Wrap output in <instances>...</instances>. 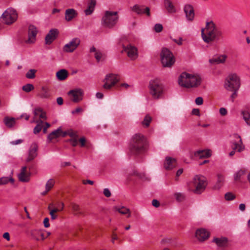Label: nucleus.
<instances>
[{
	"mask_svg": "<svg viewBox=\"0 0 250 250\" xmlns=\"http://www.w3.org/2000/svg\"><path fill=\"white\" fill-rule=\"evenodd\" d=\"M147 141L146 136L140 133H137L131 138L129 145V152L131 155L138 156L146 150Z\"/></svg>",
	"mask_w": 250,
	"mask_h": 250,
	"instance_id": "f257e3e1",
	"label": "nucleus"
},
{
	"mask_svg": "<svg viewBox=\"0 0 250 250\" xmlns=\"http://www.w3.org/2000/svg\"><path fill=\"white\" fill-rule=\"evenodd\" d=\"M240 86V78L236 73H230L226 78L224 88L228 91L231 92L230 98L232 102L237 97Z\"/></svg>",
	"mask_w": 250,
	"mask_h": 250,
	"instance_id": "f03ea898",
	"label": "nucleus"
},
{
	"mask_svg": "<svg viewBox=\"0 0 250 250\" xmlns=\"http://www.w3.org/2000/svg\"><path fill=\"white\" fill-rule=\"evenodd\" d=\"M201 35L203 41L208 43L219 40L222 33L212 21H210L207 23L206 28L202 30Z\"/></svg>",
	"mask_w": 250,
	"mask_h": 250,
	"instance_id": "7ed1b4c3",
	"label": "nucleus"
},
{
	"mask_svg": "<svg viewBox=\"0 0 250 250\" xmlns=\"http://www.w3.org/2000/svg\"><path fill=\"white\" fill-rule=\"evenodd\" d=\"M201 77L197 74L183 72L179 77L178 83L184 87L196 88L201 83Z\"/></svg>",
	"mask_w": 250,
	"mask_h": 250,
	"instance_id": "20e7f679",
	"label": "nucleus"
},
{
	"mask_svg": "<svg viewBox=\"0 0 250 250\" xmlns=\"http://www.w3.org/2000/svg\"><path fill=\"white\" fill-rule=\"evenodd\" d=\"M148 88L149 94L154 100H159L163 97L164 86L159 80L150 81Z\"/></svg>",
	"mask_w": 250,
	"mask_h": 250,
	"instance_id": "39448f33",
	"label": "nucleus"
},
{
	"mask_svg": "<svg viewBox=\"0 0 250 250\" xmlns=\"http://www.w3.org/2000/svg\"><path fill=\"white\" fill-rule=\"evenodd\" d=\"M118 20L117 12L105 11L101 20V24L105 28L112 29L115 26Z\"/></svg>",
	"mask_w": 250,
	"mask_h": 250,
	"instance_id": "423d86ee",
	"label": "nucleus"
},
{
	"mask_svg": "<svg viewBox=\"0 0 250 250\" xmlns=\"http://www.w3.org/2000/svg\"><path fill=\"white\" fill-rule=\"evenodd\" d=\"M18 16V13L15 9L9 8L3 13L0 17V20L3 23L11 25L17 21Z\"/></svg>",
	"mask_w": 250,
	"mask_h": 250,
	"instance_id": "0eeeda50",
	"label": "nucleus"
},
{
	"mask_svg": "<svg viewBox=\"0 0 250 250\" xmlns=\"http://www.w3.org/2000/svg\"><path fill=\"white\" fill-rule=\"evenodd\" d=\"M192 185L193 188L192 190L196 194H200L204 191L207 186L206 178L202 175H196L194 177Z\"/></svg>",
	"mask_w": 250,
	"mask_h": 250,
	"instance_id": "6e6552de",
	"label": "nucleus"
},
{
	"mask_svg": "<svg viewBox=\"0 0 250 250\" xmlns=\"http://www.w3.org/2000/svg\"><path fill=\"white\" fill-rule=\"evenodd\" d=\"M120 80L119 76L116 74L109 73L105 76L103 80V88L105 90H111L112 87H115L118 85Z\"/></svg>",
	"mask_w": 250,
	"mask_h": 250,
	"instance_id": "1a4fd4ad",
	"label": "nucleus"
},
{
	"mask_svg": "<svg viewBox=\"0 0 250 250\" xmlns=\"http://www.w3.org/2000/svg\"><path fill=\"white\" fill-rule=\"evenodd\" d=\"M161 61L164 67H171L175 62L172 53L166 48H163L162 49Z\"/></svg>",
	"mask_w": 250,
	"mask_h": 250,
	"instance_id": "9d476101",
	"label": "nucleus"
},
{
	"mask_svg": "<svg viewBox=\"0 0 250 250\" xmlns=\"http://www.w3.org/2000/svg\"><path fill=\"white\" fill-rule=\"evenodd\" d=\"M81 43V40L78 38H74L68 43L64 45L63 51L67 53L73 52L79 46Z\"/></svg>",
	"mask_w": 250,
	"mask_h": 250,
	"instance_id": "9b49d317",
	"label": "nucleus"
},
{
	"mask_svg": "<svg viewBox=\"0 0 250 250\" xmlns=\"http://www.w3.org/2000/svg\"><path fill=\"white\" fill-rule=\"evenodd\" d=\"M212 242L215 243L221 250H225L229 246V240L226 237H215L213 238Z\"/></svg>",
	"mask_w": 250,
	"mask_h": 250,
	"instance_id": "f8f14e48",
	"label": "nucleus"
},
{
	"mask_svg": "<svg viewBox=\"0 0 250 250\" xmlns=\"http://www.w3.org/2000/svg\"><path fill=\"white\" fill-rule=\"evenodd\" d=\"M123 47L124 51L131 60H134L138 57L137 49L135 46L127 44L126 46L124 45Z\"/></svg>",
	"mask_w": 250,
	"mask_h": 250,
	"instance_id": "ddd939ff",
	"label": "nucleus"
},
{
	"mask_svg": "<svg viewBox=\"0 0 250 250\" xmlns=\"http://www.w3.org/2000/svg\"><path fill=\"white\" fill-rule=\"evenodd\" d=\"M70 99L75 103H78L82 100L83 92L80 89L71 90L68 92Z\"/></svg>",
	"mask_w": 250,
	"mask_h": 250,
	"instance_id": "4468645a",
	"label": "nucleus"
},
{
	"mask_svg": "<svg viewBox=\"0 0 250 250\" xmlns=\"http://www.w3.org/2000/svg\"><path fill=\"white\" fill-rule=\"evenodd\" d=\"M37 32V28L33 25H30L28 29V39L25 40V42L29 44L34 43L36 40Z\"/></svg>",
	"mask_w": 250,
	"mask_h": 250,
	"instance_id": "2eb2a0df",
	"label": "nucleus"
},
{
	"mask_svg": "<svg viewBox=\"0 0 250 250\" xmlns=\"http://www.w3.org/2000/svg\"><path fill=\"white\" fill-rule=\"evenodd\" d=\"M195 237L200 242H204L208 240L209 237V232L206 229L200 228L195 232Z\"/></svg>",
	"mask_w": 250,
	"mask_h": 250,
	"instance_id": "dca6fc26",
	"label": "nucleus"
},
{
	"mask_svg": "<svg viewBox=\"0 0 250 250\" xmlns=\"http://www.w3.org/2000/svg\"><path fill=\"white\" fill-rule=\"evenodd\" d=\"M187 20L189 21H193L195 16L194 10L193 6L190 4H186L183 8Z\"/></svg>",
	"mask_w": 250,
	"mask_h": 250,
	"instance_id": "f3484780",
	"label": "nucleus"
},
{
	"mask_svg": "<svg viewBox=\"0 0 250 250\" xmlns=\"http://www.w3.org/2000/svg\"><path fill=\"white\" fill-rule=\"evenodd\" d=\"M38 146L36 143L31 144L28 154V157L26 159L27 162H30L33 160L38 155Z\"/></svg>",
	"mask_w": 250,
	"mask_h": 250,
	"instance_id": "a211bd4d",
	"label": "nucleus"
},
{
	"mask_svg": "<svg viewBox=\"0 0 250 250\" xmlns=\"http://www.w3.org/2000/svg\"><path fill=\"white\" fill-rule=\"evenodd\" d=\"M132 10L137 14H145L147 16H150L149 8L143 5H135L132 7Z\"/></svg>",
	"mask_w": 250,
	"mask_h": 250,
	"instance_id": "6ab92c4d",
	"label": "nucleus"
},
{
	"mask_svg": "<svg viewBox=\"0 0 250 250\" xmlns=\"http://www.w3.org/2000/svg\"><path fill=\"white\" fill-rule=\"evenodd\" d=\"M59 31L57 29H51L45 37V43L47 44H51L57 37Z\"/></svg>",
	"mask_w": 250,
	"mask_h": 250,
	"instance_id": "aec40b11",
	"label": "nucleus"
},
{
	"mask_svg": "<svg viewBox=\"0 0 250 250\" xmlns=\"http://www.w3.org/2000/svg\"><path fill=\"white\" fill-rule=\"evenodd\" d=\"M216 176L217 180L212 188L215 190H219L223 187L225 183V176L221 173H217Z\"/></svg>",
	"mask_w": 250,
	"mask_h": 250,
	"instance_id": "412c9836",
	"label": "nucleus"
},
{
	"mask_svg": "<svg viewBox=\"0 0 250 250\" xmlns=\"http://www.w3.org/2000/svg\"><path fill=\"white\" fill-rule=\"evenodd\" d=\"M27 168L26 166L22 167L20 173L19 174V179L21 182H26L29 180L30 173L27 171Z\"/></svg>",
	"mask_w": 250,
	"mask_h": 250,
	"instance_id": "4be33fe9",
	"label": "nucleus"
},
{
	"mask_svg": "<svg viewBox=\"0 0 250 250\" xmlns=\"http://www.w3.org/2000/svg\"><path fill=\"white\" fill-rule=\"evenodd\" d=\"M177 166L176 160L173 158L167 157L164 162V167L167 170H171Z\"/></svg>",
	"mask_w": 250,
	"mask_h": 250,
	"instance_id": "5701e85b",
	"label": "nucleus"
},
{
	"mask_svg": "<svg viewBox=\"0 0 250 250\" xmlns=\"http://www.w3.org/2000/svg\"><path fill=\"white\" fill-rule=\"evenodd\" d=\"M78 15L76 10L73 8L67 9L65 11L64 19L67 21H70Z\"/></svg>",
	"mask_w": 250,
	"mask_h": 250,
	"instance_id": "b1692460",
	"label": "nucleus"
},
{
	"mask_svg": "<svg viewBox=\"0 0 250 250\" xmlns=\"http://www.w3.org/2000/svg\"><path fill=\"white\" fill-rule=\"evenodd\" d=\"M63 131L61 127L57 129L50 133L47 137V140L49 142H51L53 139H57L60 136H62Z\"/></svg>",
	"mask_w": 250,
	"mask_h": 250,
	"instance_id": "393cba45",
	"label": "nucleus"
},
{
	"mask_svg": "<svg viewBox=\"0 0 250 250\" xmlns=\"http://www.w3.org/2000/svg\"><path fill=\"white\" fill-rule=\"evenodd\" d=\"M194 155L201 159L209 158L211 155V151L210 149L200 150L195 152Z\"/></svg>",
	"mask_w": 250,
	"mask_h": 250,
	"instance_id": "a878e982",
	"label": "nucleus"
},
{
	"mask_svg": "<svg viewBox=\"0 0 250 250\" xmlns=\"http://www.w3.org/2000/svg\"><path fill=\"white\" fill-rule=\"evenodd\" d=\"M246 173V170L245 169H240L236 171L233 175L234 180L236 182H241Z\"/></svg>",
	"mask_w": 250,
	"mask_h": 250,
	"instance_id": "bb28decb",
	"label": "nucleus"
},
{
	"mask_svg": "<svg viewBox=\"0 0 250 250\" xmlns=\"http://www.w3.org/2000/svg\"><path fill=\"white\" fill-rule=\"evenodd\" d=\"M90 52L94 53V55L97 62H99L104 60V56L103 53L99 50H97L95 47H92L90 49Z\"/></svg>",
	"mask_w": 250,
	"mask_h": 250,
	"instance_id": "cd10ccee",
	"label": "nucleus"
},
{
	"mask_svg": "<svg viewBox=\"0 0 250 250\" xmlns=\"http://www.w3.org/2000/svg\"><path fill=\"white\" fill-rule=\"evenodd\" d=\"M114 209L115 211H118L119 213L122 215H126L127 218H129L131 216V211L128 208H126L124 206L121 207H115Z\"/></svg>",
	"mask_w": 250,
	"mask_h": 250,
	"instance_id": "c85d7f7f",
	"label": "nucleus"
},
{
	"mask_svg": "<svg viewBox=\"0 0 250 250\" xmlns=\"http://www.w3.org/2000/svg\"><path fill=\"white\" fill-rule=\"evenodd\" d=\"M164 5L168 13L170 14L176 13V8L170 0H165Z\"/></svg>",
	"mask_w": 250,
	"mask_h": 250,
	"instance_id": "c756f323",
	"label": "nucleus"
},
{
	"mask_svg": "<svg viewBox=\"0 0 250 250\" xmlns=\"http://www.w3.org/2000/svg\"><path fill=\"white\" fill-rule=\"evenodd\" d=\"M237 138L239 139L238 142H234L232 146V149L235 151L241 152L244 149V146L243 145L242 140L240 136H237Z\"/></svg>",
	"mask_w": 250,
	"mask_h": 250,
	"instance_id": "7c9ffc66",
	"label": "nucleus"
},
{
	"mask_svg": "<svg viewBox=\"0 0 250 250\" xmlns=\"http://www.w3.org/2000/svg\"><path fill=\"white\" fill-rule=\"evenodd\" d=\"M96 4L95 0H89L87 4V8L84 10L86 15H91L94 10Z\"/></svg>",
	"mask_w": 250,
	"mask_h": 250,
	"instance_id": "2f4dec72",
	"label": "nucleus"
},
{
	"mask_svg": "<svg viewBox=\"0 0 250 250\" xmlns=\"http://www.w3.org/2000/svg\"><path fill=\"white\" fill-rule=\"evenodd\" d=\"M34 117L35 119H38L37 118L39 117L41 119H46V113L43 111V110L41 108H36L34 109Z\"/></svg>",
	"mask_w": 250,
	"mask_h": 250,
	"instance_id": "473e14b6",
	"label": "nucleus"
},
{
	"mask_svg": "<svg viewBox=\"0 0 250 250\" xmlns=\"http://www.w3.org/2000/svg\"><path fill=\"white\" fill-rule=\"evenodd\" d=\"M31 122L36 123L37 124L34 129V133L37 134L40 132L43 127V125L44 124L43 121L41 120H38V119L33 118V120Z\"/></svg>",
	"mask_w": 250,
	"mask_h": 250,
	"instance_id": "72a5a7b5",
	"label": "nucleus"
},
{
	"mask_svg": "<svg viewBox=\"0 0 250 250\" xmlns=\"http://www.w3.org/2000/svg\"><path fill=\"white\" fill-rule=\"evenodd\" d=\"M227 56L225 55H220L217 58H213L209 60V62L211 64H219L225 62Z\"/></svg>",
	"mask_w": 250,
	"mask_h": 250,
	"instance_id": "f704fd0d",
	"label": "nucleus"
},
{
	"mask_svg": "<svg viewBox=\"0 0 250 250\" xmlns=\"http://www.w3.org/2000/svg\"><path fill=\"white\" fill-rule=\"evenodd\" d=\"M68 76V71L64 69H61L56 73V77L60 81H63L65 80Z\"/></svg>",
	"mask_w": 250,
	"mask_h": 250,
	"instance_id": "c9c22d12",
	"label": "nucleus"
},
{
	"mask_svg": "<svg viewBox=\"0 0 250 250\" xmlns=\"http://www.w3.org/2000/svg\"><path fill=\"white\" fill-rule=\"evenodd\" d=\"M70 207L71 208L74 215L78 216L83 214L79 205L74 203H71L70 205Z\"/></svg>",
	"mask_w": 250,
	"mask_h": 250,
	"instance_id": "e433bc0d",
	"label": "nucleus"
},
{
	"mask_svg": "<svg viewBox=\"0 0 250 250\" xmlns=\"http://www.w3.org/2000/svg\"><path fill=\"white\" fill-rule=\"evenodd\" d=\"M152 121V117L149 114H147L144 117L143 120L141 122V124L143 126V127L148 128L149 126Z\"/></svg>",
	"mask_w": 250,
	"mask_h": 250,
	"instance_id": "4c0bfd02",
	"label": "nucleus"
},
{
	"mask_svg": "<svg viewBox=\"0 0 250 250\" xmlns=\"http://www.w3.org/2000/svg\"><path fill=\"white\" fill-rule=\"evenodd\" d=\"M31 233L33 238L37 241L40 240L39 236H41L42 240H44L45 239L44 234L41 230H34L31 231Z\"/></svg>",
	"mask_w": 250,
	"mask_h": 250,
	"instance_id": "58836bf2",
	"label": "nucleus"
},
{
	"mask_svg": "<svg viewBox=\"0 0 250 250\" xmlns=\"http://www.w3.org/2000/svg\"><path fill=\"white\" fill-rule=\"evenodd\" d=\"M3 122L7 127H12L16 124V119L14 118L6 117L4 118Z\"/></svg>",
	"mask_w": 250,
	"mask_h": 250,
	"instance_id": "ea45409f",
	"label": "nucleus"
},
{
	"mask_svg": "<svg viewBox=\"0 0 250 250\" xmlns=\"http://www.w3.org/2000/svg\"><path fill=\"white\" fill-rule=\"evenodd\" d=\"M243 119L248 126H250V111L244 110L241 111Z\"/></svg>",
	"mask_w": 250,
	"mask_h": 250,
	"instance_id": "a19ab883",
	"label": "nucleus"
},
{
	"mask_svg": "<svg viewBox=\"0 0 250 250\" xmlns=\"http://www.w3.org/2000/svg\"><path fill=\"white\" fill-rule=\"evenodd\" d=\"M39 96L43 98H48L50 96L49 89L47 87L42 86L39 93Z\"/></svg>",
	"mask_w": 250,
	"mask_h": 250,
	"instance_id": "79ce46f5",
	"label": "nucleus"
},
{
	"mask_svg": "<svg viewBox=\"0 0 250 250\" xmlns=\"http://www.w3.org/2000/svg\"><path fill=\"white\" fill-rule=\"evenodd\" d=\"M131 176H137L138 178H139L142 180H144L147 179V178L146 177L144 174L140 173L137 170H134L131 174H130L127 177V180L128 181L131 180V179L130 178V177Z\"/></svg>",
	"mask_w": 250,
	"mask_h": 250,
	"instance_id": "37998d69",
	"label": "nucleus"
},
{
	"mask_svg": "<svg viewBox=\"0 0 250 250\" xmlns=\"http://www.w3.org/2000/svg\"><path fill=\"white\" fill-rule=\"evenodd\" d=\"M67 135L69 136L71 138H78L77 133L72 129L63 131L62 137H65Z\"/></svg>",
	"mask_w": 250,
	"mask_h": 250,
	"instance_id": "c03bdc74",
	"label": "nucleus"
},
{
	"mask_svg": "<svg viewBox=\"0 0 250 250\" xmlns=\"http://www.w3.org/2000/svg\"><path fill=\"white\" fill-rule=\"evenodd\" d=\"M173 195L175 199L179 202L183 201L185 199L184 194L181 192H175Z\"/></svg>",
	"mask_w": 250,
	"mask_h": 250,
	"instance_id": "a18cd8bd",
	"label": "nucleus"
},
{
	"mask_svg": "<svg viewBox=\"0 0 250 250\" xmlns=\"http://www.w3.org/2000/svg\"><path fill=\"white\" fill-rule=\"evenodd\" d=\"M55 180L53 179H50L48 180L45 184V189L47 191H50L54 187L55 184Z\"/></svg>",
	"mask_w": 250,
	"mask_h": 250,
	"instance_id": "49530a36",
	"label": "nucleus"
},
{
	"mask_svg": "<svg viewBox=\"0 0 250 250\" xmlns=\"http://www.w3.org/2000/svg\"><path fill=\"white\" fill-rule=\"evenodd\" d=\"M37 70L34 69H31L28 70V71L26 73L25 76L28 79H33L36 77V73L37 72Z\"/></svg>",
	"mask_w": 250,
	"mask_h": 250,
	"instance_id": "de8ad7c7",
	"label": "nucleus"
},
{
	"mask_svg": "<svg viewBox=\"0 0 250 250\" xmlns=\"http://www.w3.org/2000/svg\"><path fill=\"white\" fill-rule=\"evenodd\" d=\"M225 199L226 201H231L235 198V195L232 192H227L225 194Z\"/></svg>",
	"mask_w": 250,
	"mask_h": 250,
	"instance_id": "09e8293b",
	"label": "nucleus"
},
{
	"mask_svg": "<svg viewBox=\"0 0 250 250\" xmlns=\"http://www.w3.org/2000/svg\"><path fill=\"white\" fill-rule=\"evenodd\" d=\"M22 89L26 92H29L34 89V86L32 84L28 83L23 86Z\"/></svg>",
	"mask_w": 250,
	"mask_h": 250,
	"instance_id": "8fccbe9b",
	"label": "nucleus"
},
{
	"mask_svg": "<svg viewBox=\"0 0 250 250\" xmlns=\"http://www.w3.org/2000/svg\"><path fill=\"white\" fill-rule=\"evenodd\" d=\"M8 182L13 183L14 180L12 178L8 179V177H6L0 178V185L6 184Z\"/></svg>",
	"mask_w": 250,
	"mask_h": 250,
	"instance_id": "3c124183",
	"label": "nucleus"
},
{
	"mask_svg": "<svg viewBox=\"0 0 250 250\" xmlns=\"http://www.w3.org/2000/svg\"><path fill=\"white\" fill-rule=\"evenodd\" d=\"M131 85L128 84L127 83H118L116 86V89L117 90H121L122 88H125V89H127L130 88Z\"/></svg>",
	"mask_w": 250,
	"mask_h": 250,
	"instance_id": "603ef678",
	"label": "nucleus"
},
{
	"mask_svg": "<svg viewBox=\"0 0 250 250\" xmlns=\"http://www.w3.org/2000/svg\"><path fill=\"white\" fill-rule=\"evenodd\" d=\"M78 143L80 144V146L81 147H85L87 146L86 145V140L85 137H83L78 139Z\"/></svg>",
	"mask_w": 250,
	"mask_h": 250,
	"instance_id": "864d4df0",
	"label": "nucleus"
},
{
	"mask_svg": "<svg viewBox=\"0 0 250 250\" xmlns=\"http://www.w3.org/2000/svg\"><path fill=\"white\" fill-rule=\"evenodd\" d=\"M163 29V25L160 23H157L154 27L155 31L157 33H159L162 31Z\"/></svg>",
	"mask_w": 250,
	"mask_h": 250,
	"instance_id": "5fc2aeb1",
	"label": "nucleus"
},
{
	"mask_svg": "<svg viewBox=\"0 0 250 250\" xmlns=\"http://www.w3.org/2000/svg\"><path fill=\"white\" fill-rule=\"evenodd\" d=\"M61 204H62V208L59 209L57 208H55L53 209H51V207H50V205H49L48 207V209L50 210V212L56 213L57 212L61 211L63 209L64 204L63 203H62Z\"/></svg>",
	"mask_w": 250,
	"mask_h": 250,
	"instance_id": "6e6d98bb",
	"label": "nucleus"
},
{
	"mask_svg": "<svg viewBox=\"0 0 250 250\" xmlns=\"http://www.w3.org/2000/svg\"><path fill=\"white\" fill-rule=\"evenodd\" d=\"M69 142L73 146H76L78 144V138H71Z\"/></svg>",
	"mask_w": 250,
	"mask_h": 250,
	"instance_id": "4d7b16f0",
	"label": "nucleus"
},
{
	"mask_svg": "<svg viewBox=\"0 0 250 250\" xmlns=\"http://www.w3.org/2000/svg\"><path fill=\"white\" fill-rule=\"evenodd\" d=\"M195 102L197 105H202L203 104V99L201 97H198L196 98Z\"/></svg>",
	"mask_w": 250,
	"mask_h": 250,
	"instance_id": "13d9d810",
	"label": "nucleus"
},
{
	"mask_svg": "<svg viewBox=\"0 0 250 250\" xmlns=\"http://www.w3.org/2000/svg\"><path fill=\"white\" fill-rule=\"evenodd\" d=\"M103 193L104 195L106 197H109L111 195L110 190L107 188L104 189Z\"/></svg>",
	"mask_w": 250,
	"mask_h": 250,
	"instance_id": "bf43d9fd",
	"label": "nucleus"
},
{
	"mask_svg": "<svg viewBox=\"0 0 250 250\" xmlns=\"http://www.w3.org/2000/svg\"><path fill=\"white\" fill-rule=\"evenodd\" d=\"M183 172V169L182 168L179 169L176 174V176L175 177V180L177 181L179 180V177L182 174Z\"/></svg>",
	"mask_w": 250,
	"mask_h": 250,
	"instance_id": "052dcab7",
	"label": "nucleus"
},
{
	"mask_svg": "<svg viewBox=\"0 0 250 250\" xmlns=\"http://www.w3.org/2000/svg\"><path fill=\"white\" fill-rule=\"evenodd\" d=\"M219 113L222 116H226L228 113V111L225 108L221 107L219 109Z\"/></svg>",
	"mask_w": 250,
	"mask_h": 250,
	"instance_id": "680f3d73",
	"label": "nucleus"
},
{
	"mask_svg": "<svg viewBox=\"0 0 250 250\" xmlns=\"http://www.w3.org/2000/svg\"><path fill=\"white\" fill-rule=\"evenodd\" d=\"M118 239L117 234L115 232L113 231L111 236V241L112 243H114L115 240H118Z\"/></svg>",
	"mask_w": 250,
	"mask_h": 250,
	"instance_id": "e2e57ef3",
	"label": "nucleus"
},
{
	"mask_svg": "<svg viewBox=\"0 0 250 250\" xmlns=\"http://www.w3.org/2000/svg\"><path fill=\"white\" fill-rule=\"evenodd\" d=\"M49 218H45L43 220V225L45 228H48L50 226V224L49 223Z\"/></svg>",
	"mask_w": 250,
	"mask_h": 250,
	"instance_id": "0e129e2a",
	"label": "nucleus"
},
{
	"mask_svg": "<svg viewBox=\"0 0 250 250\" xmlns=\"http://www.w3.org/2000/svg\"><path fill=\"white\" fill-rule=\"evenodd\" d=\"M23 140L21 139H18L10 142V144L13 145H17L22 143Z\"/></svg>",
	"mask_w": 250,
	"mask_h": 250,
	"instance_id": "69168bd1",
	"label": "nucleus"
},
{
	"mask_svg": "<svg viewBox=\"0 0 250 250\" xmlns=\"http://www.w3.org/2000/svg\"><path fill=\"white\" fill-rule=\"evenodd\" d=\"M173 41L179 45H181L183 44V39L182 38H179L178 40L173 39Z\"/></svg>",
	"mask_w": 250,
	"mask_h": 250,
	"instance_id": "338daca9",
	"label": "nucleus"
},
{
	"mask_svg": "<svg viewBox=\"0 0 250 250\" xmlns=\"http://www.w3.org/2000/svg\"><path fill=\"white\" fill-rule=\"evenodd\" d=\"M152 204L154 207H155L156 208H158L160 206L159 202L158 200H155V199H154L152 200Z\"/></svg>",
	"mask_w": 250,
	"mask_h": 250,
	"instance_id": "774afa93",
	"label": "nucleus"
}]
</instances>
